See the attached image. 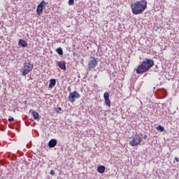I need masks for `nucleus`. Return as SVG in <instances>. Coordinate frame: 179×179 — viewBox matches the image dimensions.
Masks as SVG:
<instances>
[{
    "label": "nucleus",
    "mask_w": 179,
    "mask_h": 179,
    "mask_svg": "<svg viewBox=\"0 0 179 179\" xmlns=\"http://www.w3.org/2000/svg\"><path fill=\"white\" fill-rule=\"evenodd\" d=\"M133 15H142L148 8V1L140 0L130 5Z\"/></svg>",
    "instance_id": "nucleus-1"
},
{
    "label": "nucleus",
    "mask_w": 179,
    "mask_h": 179,
    "mask_svg": "<svg viewBox=\"0 0 179 179\" xmlns=\"http://www.w3.org/2000/svg\"><path fill=\"white\" fill-rule=\"evenodd\" d=\"M155 65V61L150 59L145 58L141 64L138 65L136 69V73L141 75L148 72Z\"/></svg>",
    "instance_id": "nucleus-2"
},
{
    "label": "nucleus",
    "mask_w": 179,
    "mask_h": 179,
    "mask_svg": "<svg viewBox=\"0 0 179 179\" xmlns=\"http://www.w3.org/2000/svg\"><path fill=\"white\" fill-rule=\"evenodd\" d=\"M33 68H34V65L30 61H27L24 62L23 64V67L21 69V73L22 76H26L28 73H30L31 71H33Z\"/></svg>",
    "instance_id": "nucleus-3"
},
{
    "label": "nucleus",
    "mask_w": 179,
    "mask_h": 179,
    "mask_svg": "<svg viewBox=\"0 0 179 179\" xmlns=\"http://www.w3.org/2000/svg\"><path fill=\"white\" fill-rule=\"evenodd\" d=\"M141 142H142V137L139 134H135L131 141H129V145L131 146H138Z\"/></svg>",
    "instance_id": "nucleus-4"
},
{
    "label": "nucleus",
    "mask_w": 179,
    "mask_h": 179,
    "mask_svg": "<svg viewBox=\"0 0 179 179\" xmlns=\"http://www.w3.org/2000/svg\"><path fill=\"white\" fill-rule=\"evenodd\" d=\"M45 6H47V2H45L44 0L42 1L37 6L36 8V13L38 15V16H41V15H43V10L44 9V8H45Z\"/></svg>",
    "instance_id": "nucleus-5"
},
{
    "label": "nucleus",
    "mask_w": 179,
    "mask_h": 179,
    "mask_svg": "<svg viewBox=\"0 0 179 179\" xmlns=\"http://www.w3.org/2000/svg\"><path fill=\"white\" fill-rule=\"evenodd\" d=\"M76 99H80V94L78 92L74 91L69 94V100L71 103H75Z\"/></svg>",
    "instance_id": "nucleus-6"
},
{
    "label": "nucleus",
    "mask_w": 179,
    "mask_h": 179,
    "mask_svg": "<svg viewBox=\"0 0 179 179\" xmlns=\"http://www.w3.org/2000/svg\"><path fill=\"white\" fill-rule=\"evenodd\" d=\"M92 59L88 63V69H93L95 66H97V59L94 57H91Z\"/></svg>",
    "instance_id": "nucleus-7"
},
{
    "label": "nucleus",
    "mask_w": 179,
    "mask_h": 179,
    "mask_svg": "<svg viewBox=\"0 0 179 179\" xmlns=\"http://www.w3.org/2000/svg\"><path fill=\"white\" fill-rule=\"evenodd\" d=\"M103 98L105 100V104H106L108 107H111V101H110V94H108V92H105L103 94Z\"/></svg>",
    "instance_id": "nucleus-8"
},
{
    "label": "nucleus",
    "mask_w": 179,
    "mask_h": 179,
    "mask_svg": "<svg viewBox=\"0 0 179 179\" xmlns=\"http://www.w3.org/2000/svg\"><path fill=\"white\" fill-rule=\"evenodd\" d=\"M57 143H58V141H57V139L52 138L50 140L48 143V147L50 148H55Z\"/></svg>",
    "instance_id": "nucleus-9"
},
{
    "label": "nucleus",
    "mask_w": 179,
    "mask_h": 179,
    "mask_svg": "<svg viewBox=\"0 0 179 179\" xmlns=\"http://www.w3.org/2000/svg\"><path fill=\"white\" fill-rule=\"evenodd\" d=\"M58 66L62 71H66V62L65 61H60L58 62Z\"/></svg>",
    "instance_id": "nucleus-10"
},
{
    "label": "nucleus",
    "mask_w": 179,
    "mask_h": 179,
    "mask_svg": "<svg viewBox=\"0 0 179 179\" xmlns=\"http://www.w3.org/2000/svg\"><path fill=\"white\" fill-rule=\"evenodd\" d=\"M55 85H57V80L54 78L50 79L49 83V89H52Z\"/></svg>",
    "instance_id": "nucleus-11"
},
{
    "label": "nucleus",
    "mask_w": 179,
    "mask_h": 179,
    "mask_svg": "<svg viewBox=\"0 0 179 179\" xmlns=\"http://www.w3.org/2000/svg\"><path fill=\"white\" fill-rule=\"evenodd\" d=\"M97 171L99 174H103L104 171H106V166H99L97 168Z\"/></svg>",
    "instance_id": "nucleus-12"
},
{
    "label": "nucleus",
    "mask_w": 179,
    "mask_h": 179,
    "mask_svg": "<svg viewBox=\"0 0 179 179\" xmlns=\"http://www.w3.org/2000/svg\"><path fill=\"white\" fill-rule=\"evenodd\" d=\"M20 45H21V47H27V42H26V41L23 40V39H20L18 41Z\"/></svg>",
    "instance_id": "nucleus-13"
},
{
    "label": "nucleus",
    "mask_w": 179,
    "mask_h": 179,
    "mask_svg": "<svg viewBox=\"0 0 179 179\" xmlns=\"http://www.w3.org/2000/svg\"><path fill=\"white\" fill-rule=\"evenodd\" d=\"M56 52H57L59 55H64V50H62V48H58L56 49Z\"/></svg>",
    "instance_id": "nucleus-14"
},
{
    "label": "nucleus",
    "mask_w": 179,
    "mask_h": 179,
    "mask_svg": "<svg viewBox=\"0 0 179 179\" xmlns=\"http://www.w3.org/2000/svg\"><path fill=\"white\" fill-rule=\"evenodd\" d=\"M32 115L35 120H37L38 117H40V115H38V113L36 111H33Z\"/></svg>",
    "instance_id": "nucleus-15"
},
{
    "label": "nucleus",
    "mask_w": 179,
    "mask_h": 179,
    "mask_svg": "<svg viewBox=\"0 0 179 179\" xmlns=\"http://www.w3.org/2000/svg\"><path fill=\"white\" fill-rule=\"evenodd\" d=\"M157 130L159 131V132H163V131H164V127H163V126H162V125H159L157 127Z\"/></svg>",
    "instance_id": "nucleus-16"
},
{
    "label": "nucleus",
    "mask_w": 179,
    "mask_h": 179,
    "mask_svg": "<svg viewBox=\"0 0 179 179\" xmlns=\"http://www.w3.org/2000/svg\"><path fill=\"white\" fill-rule=\"evenodd\" d=\"M75 3V0H69L68 4L70 6L73 5Z\"/></svg>",
    "instance_id": "nucleus-17"
},
{
    "label": "nucleus",
    "mask_w": 179,
    "mask_h": 179,
    "mask_svg": "<svg viewBox=\"0 0 179 179\" xmlns=\"http://www.w3.org/2000/svg\"><path fill=\"white\" fill-rule=\"evenodd\" d=\"M8 121L10 122H13V121H15V118H13V117H9V118H8Z\"/></svg>",
    "instance_id": "nucleus-18"
},
{
    "label": "nucleus",
    "mask_w": 179,
    "mask_h": 179,
    "mask_svg": "<svg viewBox=\"0 0 179 179\" xmlns=\"http://www.w3.org/2000/svg\"><path fill=\"white\" fill-rule=\"evenodd\" d=\"M59 111H62V108L61 107H58L57 109H56V112L57 113H59Z\"/></svg>",
    "instance_id": "nucleus-19"
},
{
    "label": "nucleus",
    "mask_w": 179,
    "mask_h": 179,
    "mask_svg": "<svg viewBox=\"0 0 179 179\" xmlns=\"http://www.w3.org/2000/svg\"><path fill=\"white\" fill-rule=\"evenodd\" d=\"M51 176H55V171L54 170L50 171Z\"/></svg>",
    "instance_id": "nucleus-20"
},
{
    "label": "nucleus",
    "mask_w": 179,
    "mask_h": 179,
    "mask_svg": "<svg viewBox=\"0 0 179 179\" xmlns=\"http://www.w3.org/2000/svg\"><path fill=\"white\" fill-rule=\"evenodd\" d=\"M175 160H176V162H177L178 163H179V158H178V157H175Z\"/></svg>",
    "instance_id": "nucleus-21"
},
{
    "label": "nucleus",
    "mask_w": 179,
    "mask_h": 179,
    "mask_svg": "<svg viewBox=\"0 0 179 179\" xmlns=\"http://www.w3.org/2000/svg\"><path fill=\"white\" fill-rule=\"evenodd\" d=\"M143 139H148V136L145 135V136H143Z\"/></svg>",
    "instance_id": "nucleus-22"
},
{
    "label": "nucleus",
    "mask_w": 179,
    "mask_h": 179,
    "mask_svg": "<svg viewBox=\"0 0 179 179\" xmlns=\"http://www.w3.org/2000/svg\"><path fill=\"white\" fill-rule=\"evenodd\" d=\"M99 48H100V46H99Z\"/></svg>",
    "instance_id": "nucleus-23"
},
{
    "label": "nucleus",
    "mask_w": 179,
    "mask_h": 179,
    "mask_svg": "<svg viewBox=\"0 0 179 179\" xmlns=\"http://www.w3.org/2000/svg\"><path fill=\"white\" fill-rule=\"evenodd\" d=\"M0 122H1V119H0Z\"/></svg>",
    "instance_id": "nucleus-24"
}]
</instances>
